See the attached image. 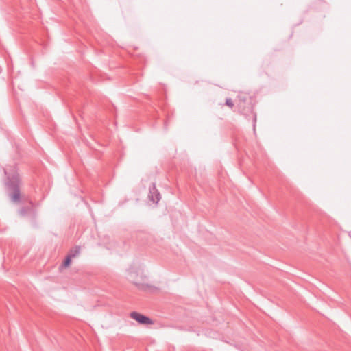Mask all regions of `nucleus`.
Masks as SVG:
<instances>
[{
    "label": "nucleus",
    "mask_w": 351,
    "mask_h": 351,
    "mask_svg": "<svg viewBox=\"0 0 351 351\" xmlns=\"http://www.w3.org/2000/svg\"><path fill=\"white\" fill-rule=\"evenodd\" d=\"M239 111L246 117L252 115L253 118V129L254 131L256 130V123L257 120L256 113L254 111V106L250 98L243 97L242 95L239 96V102L237 104Z\"/></svg>",
    "instance_id": "obj_2"
},
{
    "label": "nucleus",
    "mask_w": 351,
    "mask_h": 351,
    "mask_svg": "<svg viewBox=\"0 0 351 351\" xmlns=\"http://www.w3.org/2000/svg\"><path fill=\"white\" fill-rule=\"evenodd\" d=\"M72 258H73L68 254V255L66 256L65 259L62 262V267H68L71 263Z\"/></svg>",
    "instance_id": "obj_8"
},
{
    "label": "nucleus",
    "mask_w": 351,
    "mask_h": 351,
    "mask_svg": "<svg viewBox=\"0 0 351 351\" xmlns=\"http://www.w3.org/2000/svg\"><path fill=\"white\" fill-rule=\"evenodd\" d=\"M130 317L141 324H153L154 322L149 317L138 312L132 311Z\"/></svg>",
    "instance_id": "obj_4"
},
{
    "label": "nucleus",
    "mask_w": 351,
    "mask_h": 351,
    "mask_svg": "<svg viewBox=\"0 0 351 351\" xmlns=\"http://www.w3.org/2000/svg\"><path fill=\"white\" fill-rule=\"evenodd\" d=\"M145 276L138 269L130 267L128 270V279L140 291L154 292L157 288L145 282Z\"/></svg>",
    "instance_id": "obj_1"
},
{
    "label": "nucleus",
    "mask_w": 351,
    "mask_h": 351,
    "mask_svg": "<svg viewBox=\"0 0 351 351\" xmlns=\"http://www.w3.org/2000/svg\"><path fill=\"white\" fill-rule=\"evenodd\" d=\"M19 184V175L17 173H15L11 177L8 176L5 185L9 190L12 191V193L10 194V197L13 202L20 201L21 193Z\"/></svg>",
    "instance_id": "obj_3"
},
{
    "label": "nucleus",
    "mask_w": 351,
    "mask_h": 351,
    "mask_svg": "<svg viewBox=\"0 0 351 351\" xmlns=\"http://www.w3.org/2000/svg\"><path fill=\"white\" fill-rule=\"evenodd\" d=\"M149 199L154 203L157 204L160 199V194L156 187L155 183H152V187L149 188Z\"/></svg>",
    "instance_id": "obj_6"
},
{
    "label": "nucleus",
    "mask_w": 351,
    "mask_h": 351,
    "mask_svg": "<svg viewBox=\"0 0 351 351\" xmlns=\"http://www.w3.org/2000/svg\"><path fill=\"white\" fill-rule=\"evenodd\" d=\"M19 214L23 217L26 216L27 215H32L33 217H34L36 215L35 204L32 201H29L28 206L22 207L19 210Z\"/></svg>",
    "instance_id": "obj_5"
},
{
    "label": "nucleus",
    "mask_w": 351,
    "mask_h": 351,
    "mask_svg": "<svg viewBox=\"0 0 351 351\" xmlns=\"http://www.w3.org/2000/svg\"><path fill=\"white\" fill-rule=\"evenodd\" d=\"M226 105H227L230 108H232L233 106H234V103H233L232 100L230 98H227L226 99Z\"/></svg>",
    "instance_id": "obj_9"
},
{
    "label": "nucleus",
    "mask_w": 351,
    "mask_h": 351,
    "mask_svg": "<svg viewBox=\"0 0 351 351\" xmlns=\"http://www.w3.org/2000/svg\"><path fill=\"white\" fill-rule=\"evenodd\" d=\"M80 252V247L76 246L73 249L71 250L69 254L72 257L75 258L79 255Z\"/></svg>",
    "instance_id": "obj_7"
}]
</instances>
